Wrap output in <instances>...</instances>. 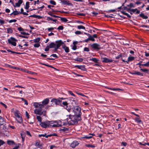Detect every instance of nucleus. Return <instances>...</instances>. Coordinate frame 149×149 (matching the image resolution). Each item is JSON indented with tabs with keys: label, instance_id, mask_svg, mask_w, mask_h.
Instances as JSON below:
<instances>
[{
	"label": "nucleus",
	"instance_id": "obj_29",
	"mask_svg": "<svg viewBox=\"0 0 149 149\" xmlns=\"http://www.w3.org/2000/svg\"><path fill=\"white\" fill-rule=\"evenodd\" d=\"M4 123L3 118L0 116V125H3Z\"/></svg>",
	"mask_w": 149,
	"mask_h": 149
},
{
	"label": "nucleus",
	"instance_id": "obj_39",
	"mask_svg": "<svg viewBox=\"0 0 149 149\" xmlns=\"http://www.w3.org/2000/svg\"><path fill=\"white\" fill-rule=\"evenodd\" d=\"M7 33H12L13 32V30L11 28H9L7 29Z\"/></svg>",
	"mask_w": 149,
	"mask_h": 149
},
{
	"label": "nucleus",
	"instance_id": "obj_22",
	"mask_svg": "<svg viewBox=\"0 0 149 149\" xmlns=\"http://www.w3.org/2000/svg\"><path fill=\"white\" fill-rule=\"evenodd\" d=\"M7 144L9 145H12L15 144V142L12 140H8L7 141Z\"/></svg>",
	"mask_w": 149,
	"mask_h": 149
},
{
	"label": "nucleus",
	"instance_id": "obj_54",
	"mask_svg": "<svg viewBox=\"0 0 149 149\" xmlns=\"http://www.w3.org/2000/svg\"><path fill=\"white\" fill-rule=\"evenodd\" d=\"M35 145L36 147H41V146L39 142H36L35 144Z\"/></svg>",
	"mask_w": 149,
	"mask_h": 149
},
{
	"label": "nucleus",
	"instance_id": "obj_55",
	"mask_svg": "<svg viewBox=\"0 0 149 149\" xmlns=\"http://www.w3.org/2000/svg\"><path fill=\"white\" fill-rule=\"evenodd\" d=\"M17 21V20L16 19H11L9 21L10 23H11L13 22H16Z\"/></svg>",
	"mask_w": 149,
	"mask_h": 149
},
{
	"label": "nucleus",
	"instance_id": "obj_20",
	"mask_svg": "<svg viewBox=\"0 0 149 149\" xmlns=\"http://www.w3.org/2000/svg\"><path fill=\"white\" fill-rule=\"evenodd\" d=\"M49 100L48 98H47L44 100L42 102V104L43 105H46L48 104L49 102Z\"/></svg>",
	"mask_w": 149,
	"mask_h": 149
},
{
	"label": "nucleus",
	"instance_id": "obj_3",
	"mask_svg": "<svg viewBox=\"0 0 149 149\" xmlns=\"http://www.w3.org/2000/svg\"><path fill=\"white\" fill-rule=\"evenodd\" d=\"M72 111L74 112V115L78 116L79 118L81 117V108L78 106H74L72 108Z\"/></svg>",
	"mask_w": 149,
	"mask_h": 149
},
{
	"label": "nucleus",
	"instance_id": "obj_7",
	"mask_svg": "<svg viewBox=\"0 0 149 149\" xmlns=\"http://www.w3.org/2000/svg\"><path fill=\"white\" fill-rule=\"evenodd\" d=\"M55 43V50H56L58 49L62 45L64 44V43L61 40H60L57 41Z\"/></svg>",
	"mask_w": 149,
	"mask_h": 149
},
{
	"label": "nucleus",
	"instance_id": "obj_32",
	"mask_svg": "<svg viewBox=\"0 0 149 149\" xmlns=\"http://www.w3.org/2000/svg\"><path fill=\"white\" fill-rule=\"evenodd\" d=\"M135 120L139 123H142V121H141L139 118H135Z\"/></svg>",
	"mask_w": 149,
	"mask_h": 149
},
{
	"label": "nucleus",
	"instance_id": "obj_15",
	"mask_svg": "<svg viewBox=\"0 0 149 149\" xmlns=\"http://www.w3.org/2000/svg\"><path fill=\"white\" fill-rule=\"evenodd\" d=\"M75 67L83 71L86 70V69L85 68V65H77L75 66Z\"/></svg>",
	"mask_w": 149,
	"mask_h": 149
},
{
	"label": "nucleus",
	"instance_id": "obj_6",
	"mask_svg": "<svg viewBox=\"0 0 149 149\" xmlns=\"http://www.w3.org/2000/svg\"><path fill=\"white\" fill-rule=\"evenodd\" d=\"M8 43L11 44L12 45L15 46L16 45V42L17 40L13 37H11L10 39L8 40Z\"/></svg>",
	"mask_w": 149,
	"mask_h": 149
},
{
	"label": "nucleus",
	"instance_id": "obj_42",
	"mask_svg": "<svg viewBox=\"0 0 149 149\" xmlns=\"http://www.w3.org/2000/svg\"><path fill=\"white\" fill-rule=\"evenodd\" d=\"M68 93L70 95H71L73 96L74 97H76V96L72 92L70 91H68Z\"/></svg>",
	"mask_w": 149,
	"mask_h": 149
},
{
	"label": "nucleus",
	"instance_id": "obj_25",
	"mask_svg": "<svg viewBox=\"0 0 149 149\" xmlns=\"http://www.w3.org/2000/svg\"><path fill=\"white\" fill-rule=\"evenodd\" d=\"M30 17H33L35 18H38V19H40L42 18V17L40 15H30Z\"/></svg>",
	"mask_w": 149,
	"mask_h": 149
},
{
	"label": "nucleus",
	"instance_id": "obj_36",
	"mask_svg": "<svg viewBox=\"0 0 149 149\" xmlns=\"http://www.w3.org/2000/svg\"><path fill=\"white\" fill-rule=\"evenodd\" d=\"M77 28L78 29H85V27L84 26L82 25H79L77 26Z\"/></svg>",
	"mask_w": 149,
	"mask_h": 149
},
{
	"label": "nucleus",
	"instance_id": "obj_33",
	"mask_svg": "<svg viewBox=\"0 0 149 149\" xmlns=\"http://www.w3.org/2000/svg\"><path fill=\"white\" fill-rule=\"evenodd\" d=\"M30 3L29 2H27L26 3L25 8L26 10H28L29 7Z\"/></svg>",
	"mask_w": 149,
	"mask_h": 149
},
{
	"label": "nucleus",
	"instance_id": "obj_48",
	"mask_svg": "<svg viewBox=\"0 0 149 149\" xmlns=\"http://www.w3.org/2000/svg\"><path fill=\"white\" fill-rule=\"evenodd\" d=\"M49 3L50 4H53L54 5H56V3L55 2L52 0H51L49 1Z\"/></svg>",
	"mask_w": 149,
	"mask_h": 149
},
{
	"label": "nucleus",
	"instance_id": "obj_35",
	"mask_svg": "<svg viewBox=\"0 0 149 149\" xmlns=\"http://www.w3.org/2000/svg\"><path fill=\"white\" fill-rule=\"evenodd\" d=\"M17 120L19 123H21L22 122V120L21 117L20 116L19 117L17 118Z\"/></svg>",
	"mask_w": 149,
	"mask_h": 149
},
{
	"label": "nucleus",
	"instance_id": "obj_31",
	"mask_svg": "<svg viewBox=\"0 0 149 149\" xmlns=\"http://www.w3.org/2000/svg\"><path fill=\"white\" fill-rule=\"evenodd\" d=\"M107 88L108 89L114 91L121 90V89L119 88H111L109 87H107Z\"/></svg>",
	"mask_w": 149,
	"mask_h": 149
},
{
	"label": "nucleus",
	"instance_id": "obj_19",
	"mask_svg": "<svg viewBox=\"0 0 149 149\" xmlns=\"http://www.w3.org/2000/svg\"><path fill=\"white\" fill-rule=\"evenodd\" d=\"M23 1L22 0H19L18 1V2L15 3V6L16 7H19L20 6L21 4L22 3Z\"/></svg>",
	"mask_w": 149,
	"mask_h": 149
},
{
	"label": "nucleus",
	"instance_id": "obj_50",
	"mask_svg": "<svg viewBox=\"0 0 149 149\" xmlns=\"http://www.w3.org/2000/svg\"><path fill=\"white\" fill-rule=\"evenodd\" d=\"M56 29V28H53V27H51L48 28L47 29L48 31H53L54 29Z\"/></svg>",
	"mask_w": 149,
	"mask_h": 149
},
{
	"label": "nucleus",
	"instance_id": "obj_14",
	"mask_svg": "<svg viewBox=\"0 0 149 149\" xmlns=\"http://www.w3.org/2000/svg\"><path fill=\"white\" fill-rule=\"evenodd\" d=\"M95 135L94 134H89L88 136L86 135L84 136L81 137V138L82 139H89L92 138L93 136Z\"/></svg>",
	"mask_w": 149,
	"mask_h": 149
},
{
	"label": "nucleus",
	"instance_id": "obj_57",
	"mask_svg": "<svg viewBox=\"0 0 149 149\" xmlns=\"http://www.w3.org/2000/svg\"><path fill=\"white\" fill-rule=\"evenodd\" d=\"M51 56H53L55 58H58V56L56 54H52Z\"/></svg>",
	"mask_w": 149,
	"mask_h": 149
},
{
	"label": "nucleus",
	"instance_id": "obj_41",
	"mask_svg": "<svg viewBox=\"0 0 149 149\" xmlns=\"http://www.w3.org/2000/svg\"><path fill=\"white\" fill-rule=\"evenodd\" d=\"M75 61H77L81 62L83 61V59L82 58H77L74 59Z\"/></svg>",
	"mask_w": 149,
	"mask_h": 149
},
{
	"label": "nucleus",
	"instance_id": "obj_26",
	"mask_svg": "<svg viewBox=\"0 0 149 149\" xmlns=\"http://www.w3.org/2000/svg\"><path fill=\"white\" fill-rule=\"evenodd\" d=\"M55 43H54L53 42H52L48 46H49V47L50 48H54L55 49Z\"/></svg>",
	"mask_w": 149,
	"mask_h": 149
},
{
	"label": "nucleus",
	"instance_id": "obj_4",
	"mask_svg": "<svg viewBox=\"0 0 149 149\" xmlns=\"http://www.w3.org/2000/svg\"><path fill=\"white\" fill-rule=\"evenodd\" d=\"M88 37V38L83 41L84 42L88 43L90 40L93 42L95 41V40L94 38H97V35L96 34H93V36L90 34Z\"/></svg>",
	"mask_w": 149,
	"mask_h": 149
},
{
	"label": "nucleus",
	"instance_id": "obj_2",
	"mask_svg": "<svg viewBox=\"0 0 149 149\" xmlns=\"http://www.w3.org/2000/svg\"><path fill=\"white\" fill-rule=\"evenodd\" d=\"M33 106L36 108L34 111L35 113L36 114L42 115L44 114L43 112L42 111V109L44 107V105L40 103L35 102L33 103Z\"/></svg>",
	"mask_w": 149,
	"mask_h": 149
},
{
	"label": "nucleus",
	"instance_id": "obj_60",
	"mask_svg": "<svg viewBox=\"0 0 149 149\" xmlns=\"http://www.w3.org/2000/svg\"><path fill=\"white\" fill-rule=\"evenodd\" d=\"M21 34L24 35H29V33H27L25 32H20Z\"/></svg>",
	"mask_w": 149,
	"mask_h": 149
},
{
	"label": "nucleus",
	"instance_id": "obj_16",
	"mask_svg": "<svg viewBox=\"0 0 149 149\" xmlns=\"http://www.w3.org/2000/svg\"><path fill=\"white\" fill-rule=\"evenodd\" d=\"M102 62L103 63H110L113 62V60L111 59H109L106 58H102Z\"/></svg>",
	"mask_w": 149,
	"mask_h": 149
},
{
	"label": "nucleus",
	"instance_id": "obj_40",
	"mask_svg": "<svg viewBox=\"0 0 149 149\" xmlns=\"http://www.w3.org/2000/svg\"><path fill=\"white\" fill-rule=\"evenodd\" d=\"M127 7H129L130 8L135 7V5L132 3H130L129 4L127 5Z\"/></svg>",
	"mask_w": 149,
	"mask_h": 149
},
{
	"label": "nucleus",
	"instance_id": "obj_47",
	"mask_svg": "<svg viewBox=\"0 0 149 149\" xmlns=\"http://www.w3.org/2000/svg\"><path fill=\"white\" fill-rule=\"evenodd\" d=\"M7 50L8 52H11L12 54H19V53L18 52H15L12 51L9 49H7Z\"/></svg>",
	"mask_w": 149,
	"mask_h": 149
},
{
	"label": "nucleus",
	"instance_id": "obj_56",
	"mask_svg": "<svg viewBox=\"0 0 149 149\" xmlns=\"http://www.w3.org/2000/svg\"><path fill=\"white\" fill-rule=\"evenodd\" d=\"M40 45L39 43H36L34 45V47H38L40 46Z\"/></svg>",
	"mask_w": 149,
	"mask_h": 149
},
{
	"label": "nucleus",
	"instance_id": "obj_12",
	"mask_svg": "<svg viewBox=\"0 0 149 149\" xmlns=\"http://www.w3.org/2000/svg\"><path fill=\"white\" fill-rule=\"evenodd\" d=\"M79 144V143L78 141H74L70 144V146L73 148H74L77 146Z\"/></svg>",
	"mask_w": 149,
	"mask_h": 149
},
{
	"label": "nucleus",
	"instance_id": "obj_49",
	"mask_svg": "<svg viewBox=\"0 0 149 149\" xmlns=\"http://www.w3.org/2000/svg\"><path fill=\"white\" fill-rule=\"evenodd\" d=\"M129 61H132L134 60V58L133 56H129L128 58Z\"/></svg>",
	"mask_w": 149,
	"mask_h": 149
},
{
	"label": "nucleus",
	"instance_id": "obj_62",
	"mask_svg": "<svg viewBox=\"0 0 149 149\" xmlns=\"http://www.w3.org/2000/svg\"><path fill=\"white\" fill-rule=\"evenodd\" d=\"M77 14L78 15L81 16H84L85 15V14L82 13H77Z\"/></svg>",
	"mask_w": 149,
	"mask_h": 149
},
{
	"label": "nucleus",
	"instance_id": "obj_23",
	"mask_svg": "<svg viewBox=\"0 0 149 149\" xmlns=\"http://www.w3.org/2000/svg\"><path fill=\"white\" fill-rule=\"evenodd\" d=\"M64 108L66 109L69 112H70L72 110L71 107L70 105H68L66 107Z\"/></svg>",
	"mask_w": 149,
	"mask_h": 149
},
{
	"label": "nucleus",
	"instance_id": "obj_17",
	"mask_svg": "<svg viewBox=\"0 0 149 149\" xmlns=\"http://www.w3.org/2000/svg\"><path fill=\"white\" fill-rule=\"evenodd\" d=\"M130 74L132 75H140L143 76V74L140 72L135 71L133 72H130Z\"/></svg>",
	"mask_w": 149,
	"mask_h": 149
},
{
	"label": "nucleus",
	"instance_id": "obj_61",
	"mask_svg": "<svg viewBox=\"0 0 149 149\" xmlns=\"http://www.w3.org/2000/svg\"><path fill=\"white\" fill-rule=\"evenodd\" d=\"M52 136H57V134L55 133H53V134L49 135V137H51Z\"/></svg>",
	"mask_w": 149,
	"mask_h": 149
},
{
	"label": "nucleus",
	"instance_id": "obj_28",
	"mask_svg": "<svg viewBox=\"0 0 149 149\" xmlns=\"http://www.w3.org/2000/svg\"><path fill=\"white\" fill-rule=\"evenodd\" d=\"M131 11L133 13H134L136 12V14H139L140 13V11L138 10L137 9H132Z\"/></svg>",
	"mask_w": 149,
	"mask_h": 149
},
{
	"label": "nucleus",
	"instance_id": "obj_44",
	"mask_svg": "<svg viewBox=\"0 0 149 149\" xmlns=\"http://www.w3.org/2000/svg\"><path fill=\"white\" fill-rule=\"evenodd\" d=\"M140 70L142 72H146V73H147L149 71V70L147 69H143L142 68H141Z\"/></svg>",
	"mask_w": 149,
	"mask_h": 149
},
{
	"label": "nucleus",
	"instance_id": "obj_8",
	"mask_svg": "<svg viewBox=\"0 0 149 149\" xmlns=\"http://www.w3.org/2000/svg\"><path fill=\"white\" fill-rule=\"evenodd\" d=\"M51 102H54L56 105H59L61 104V100H60L58 98V99L53 98L51 100Z\"/></svg>",
	"mask_w": 149,
	"mask_h": 149
},
{
	"label": "nucleus",
	"instance_id": "obj_63",
	"mask_svg": "<svg viewBox=\"0 0 149 149\" xmlns=\"http://www.w3.org/2000/svg\"><path fill=\"white\" fill-rule=\"evenodd\" d=\"M17 29L19 31H24V29L22 28L21 27H19L17 28Z\"/></svg>",
	"mask_w": 149,
	"mask_h": 149
},
{
	"label": "nucleus",
	"instance_id": "obj_9",
	"mask_svg": "<svg viewBox=\"0 0 149 149\" xmlns=\"http://www.w3.org/2000/svg\"><path fill=\"white\" fill-rule=\"evenodd\" d=\"M91 47L95 50H99L101 49L100 45L97 43H93L91 45Z\"/></svg>",
	"mask_w": 149,
	"mask_h": 149
},
{
	"label": "nucleus",
	"instance_id": "obj_30",
	"mask_svg": "<svg viewBox=\"0 0 149 149\" xmlns=\"http://www.w3.org/2000/svg\"><path fill=\"white\" fill-rule=\"evenodd\" d=\"M85 146L88 147H91L92 148H94L95 147V145L90 144H85Z\"/></svg>",
	"mask_w": 149,
	"mask_h": 149
},
{
	"label": "nucleus",
	"instance_id": "obj_10",
	"mask_svg": "<svg viewBox=\"0 0 149 149\" xmlns=\"http://www.w3.org/2000/svg\"><path fill=\"white\" fill-rule=\"evenodd\" d=\"M49 121H47L44 122H41L40 124L42 127L46 128L49 127Z\"/></svg>",
	"mask_w": 149,
	"mask_h": 149
},
{
	"label": "nucleus",
	"instance_id": "obj_64",
	"mask_svg": "<svg viewBox=\"0 0 149 149\" xmlns=\"http://www.w3.org/2000/svg\"><path fill=\"white\" fill-rule=\"evenodd\" d=\"M50 48L48 46H47L45 48V51L46 52L48 51L49 50Z\"/></svg>",
	"mask_w": 149,
	"mask_h": 149
},
{
	"label": "nucleus",
	"instance_id": "obj_43",
	"mask_svg": "<svg viewBox=\"0 0 149 149\" xmlns=\"http://www.w3.org/2000/svg\"><path fill=\"white\" fill-rule=\"evenodd\" d=\"M142 66H144L146 67H148L149 66V61L148 62L146 63L142 64L141 65Z\"/></svg>",
	"mask_w": 149,
	"mask_h": 149
},
{
	"label": "nucleus",
	"instance_id": "obj_38",
	"mask_svg": "<svg viewBox=\"0 0 149 149\" xmlns=\"http://www.w3.org/2000/svg\"><path fill=\"white\" fill-rule=\"evenodd\" d=\"M60 19L61 20L64 22H67L68 21V20L65 17H61Z\"/></svg>",
	"mask_w": 149,
	"mask_h": 149
},
{
	"label": "nucleus",
	"instance_id": "obj_1",
	"mask_svg": "<svg viewBox=\"0 0 149 149\" xmlns=\"http://www.w3.org/2000/svg\"><path fill=\"white\" fill-rule=\"evenodd\" d=\"M81 120V117L79 118L77 116L70 114L69 115V118L67 119V124L69 125H73L77 124L78 123V121Z\"/></svg>",
	"mask_w": 149,
	"mask_h": 149
},
{
	"label": "nucleus",
	"instance_id": "obj_11",
	"mask_svg": "<svg viewBox=\"0 0 149 149\" xmlns=\"http://www.w3.org/2000/svg\"><path fill=\"white\" fill-rule=\"evenodd\" d=\"M60 132L61 133H66L69 132V128L67 127H62L59 130Z\"/></svg>",
	"mask_w": 149,
	"mask_h": 149
},
{
	"label": "nucleus",
	"instance_id": "obj_52",
	"mask_svg": "<svg viewBox=\"0 0 149 149\" xmlns=\"http://www.w3.org/2000/svg\"><path fill=\"white\" fill-rule=\"evenodd\" d=\"M75 33L76 35H80L81 34H82V33L80 31H77L75 32Z\"/></svg>",
	"mask_w": 149,
	"mask_h": 149
},
{
	"label": "nucleus",
	"instance_id": "obj_59",
	"mask_svg": "<svg viewBox=\"0 0 149 149\" xmlns=\"http://www.w3.org/2000/svg\"><path fill=\"white\" fill-rule=\"evenodd\" d=\"M84 50L85 51L88 52L89 51V49L88 48L85 47L84 49Z\"/></svg>",
	"mask_w": 149,
	"mask_h": 149
},
{
	"label": "nucleus",
	"instance_id": "obj_45",
	"mask_svg": "<svg viewBox=\"0 0 149 149\" xmlns=\"http://www.w3.org/2000/svg\"><path fill=\"white\" fill-rule=\"evenodd\" d=\"M40 40V38H38L36 39H34V42L35 43L38 42H39Z\"/></svg>",
	"mask_w": 149,
	"mask_h": 149
},
{
	"label": "nucleus",
	"instance_id": "obj_27",
	"mask_svg": "<svg viewBox=\"0 0 149 149\" xmlns=\"http://www.w3.org/2000/svg\"><path fill=\"white\" fill-rule=\"evenodd\" d=\"M139 16L142 17L143 19H147L148 18V17L147 16H146L143 13H141L139 15Z\"/></svg>",
	"mask_w": 149,
	"mask_h": 149
},
{
	"label": "nucleus",
	"instance_id": "obj_21",
	"mask_svg": "<svg viewBox=\"0 0 149 149\" xmlns=\"http://www.w3.org/2000/svg\"><path fill=\"white\" fill-rule=\"evenodd\" d=\"M68 105V103L66 101H65L63 102L62 104H60V106L63 107L64 108Z\"/></svg>",
	"mask_w": 149,
	"mask_h": 149
},
{
	"label": "nucleus",
	"instance_id": "obj_34",
	"mask_svg": "<svg viewBox=\"0 0 149 149\" xmlns=\"http://www.w3.org/2000/svg\"><path fill=\"white\" fill-rule=\"evenodd\" d=\"M90 60L93 61L96 63H98V60L95 58H91Z\"/></svg>",
	"mask_w": 149,
	"mask_h": 149
},
{
	"label": "nucleus",
	"instance_id": "obj_58",
	"mask_svg": "<svg viewBox=\"0 0 149 149\" xmlns=\"http://www.w3.org/2000/svg\"><path fill=\"white\" fill-rule=\"evenodd\" d=\"M21 136L22 139V141H23L25 139V135L23 134L22 133L20 134Z\"/></svg>",
	"mask_w": 149,
	"mask_h": 149
},
{
	"label": "nucleus",
	"instance_id": "obj_53",
	"mask_svg": "<svg viewBox=\"0 0 149 149\" xmlns=\"http://www.w3.org/2000/svg\"><path fill=\"white\" fill-rule=\"evenodd\" d=\"M15 116L17 118L19 117L20 116L19 115V114L17 112H15L14 114Z\"/></svg>",
	"mask_w": 149,
	"mask_h": 149
},
{
	"label": "nucleus",
	"instance_id": "obj_24",
	"mask_svg": "<svg viewBox=\"0 0 149 149\" xmlns=\"http://www.w3.org/2000/svg\"><path fill=\"white\" fill-rule=\"evenodd\" d=\"M21 14V13H20V12H18L15 10V11H13V12L10 14V15H14L20 14Z\"/></svg>",
	"mask_w": 149,
	"mask_h": 149
},
{
	"label": "nucleus",
	"instance_id": "obj_18",
	"mask_svg": "<svg viewBox=\"0 0 149 149\" xmlns=\"http://www.w3.org/2000/svg\"><path fill=\"white\" fill-rule=\"evenodd\" d=\"M62 48L64 49L65 51L66 52L68 53L69 52V47L66 46L65 45H62Z\"/></svg>",
	"mask_w": 149,
	"mask_h": 149
},
{
	"label": "nucleus",
	"instance_id": "obj_13",
	"mask_svg": "<svg viewBox=\"0 0 149 149\" xmlns=\"http://www.w3.org/2000/svg\"><path fill=\"white\" fill-rule=\"evenodd\" d=\"M61 2L64 5H68V6H72V4L68 0H61Z\"/></svg>",
	"mask_w": 149,
	"mask_h": 149
},
{
	"label": "nucleus",
	"instance_id": "obj_37",
	"mask_svg": "<svg viewBox=\"0 0 149 149\" xmlns=\"http://www.w3.org/2000/svg\"><path fill=\"white\" fill-rule=\"evenodd\" d=\"M38 136L40 137H41V136H43L45 137L46 138H47L49 137V135H47L46 134H41L39 135H38Z\"/></svg>",
	"mask_w": 149,
	"mask_h": 149
},
{
	"label": "nucleus",
	"instance_id": "obj_5",
	"mask_svg": "<svg viewBox=\"0 0 149 149\" xmlns=\"http://www.w3.org/2000/svg\"><path fill=\"white\" fill-rule=\"evenodd\" d=\"M49 127H59L60 125L58 123L57 121H49Z\"/></svg>",
	"mask_w": 149,
	"mask_h": 149
},
{
	"label": "nucleus",
	"instance_id": "obj_46",
	"mask_svg": "<svg viewBox=\"0 0 149 149\" xmlns=\"http://www.w3.org/2000/svg\"><path fill=\"white\" fill-rule=\"evenodd\" d=\"M37 119L38 121L41 122L42 121V118L40 116H37Z\"/></svg>",
	"mask_w": 149,
	"mask_h": 149
},
{
	"label": "nucleus",
	"instance_id": "obj_51",
	"mask_svg": "<svg viewBox=\"0 0 149 149\" xmlns=\"http://www.w3.org/2000/svg\"><path fill=\"white\" fill-rule=\"evenodd\" d=\"M64 27L62 26H60L57 28V29L58 30H62L63 29Z\"/></svg>",
	"mask_w": 149,
	"mask_h": 149
}]
</instances>
